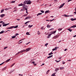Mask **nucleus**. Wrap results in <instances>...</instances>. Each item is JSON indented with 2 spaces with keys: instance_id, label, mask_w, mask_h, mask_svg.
<instances>
[{
  "instance_id": "5",
  "label": "nucleus",
  "mask_w": 76,
  "mask_h": 76,
  "mask_svg": "<svg viewBox=\"0 0 76 76\" xmlns=\"http://www.w3.org/2000/svg\"><path fill=\"white\" fill-rule=\"evenodd\" d=\"M65 3H64L63 4H61L60 7H59V9H61V8H62V7H63V6L64 5Z\"/></svg>"
},
{
  "instance_id": "40",
  "label": "nucleus",
  "mask_w": 76,
  "mask_h": 76,
  "mask_svg": "<svg viewBox=\"0 0 76 76\" xmlns=\"http://www.w3.org/2000/svg\"><path fill=\"white\" fill-rule=\"evenodd\" d=\"M3 12H4V9H3L2 10H1V13H3Z\"/></svg>"
},
{
  "instance_id": "33",
  "label": "nucleus",
  "mask_w": 76,
  "mask_h": 76,
  "mask_svg": "<svg viewBox=\"0 0 76 76\" xmlns=\"http://www.w3.org/2000/svg\"><path fill=\"white\" fill-rule=\"evenodd\" d=\"M30 22V21H27L26 22L24 23V24H26V23H29Z\"/></svg>"
},
{
  "instance_id": "6",
  "label": "nucleus",
  "mask_w": 76,
  "mask_h": 76,
  "mask_svg": "<svg viewBox=\"0 0 76 76\" xmlns=\"http://www.w3.org/2000/svg\"><path fill=\"white\" fill-rule=\"evenodd\" d=\"M27 0H25L24 1V2H23V4H24V6H25V4H27Z\"/></svg>"
},
{
  "instance_id": "16",
  "label": "nucleus",
  "mask_w": 76,
  "mask_h": 76,
  "mask_svg": "<svg viewBox=\"0 0 76 76\" xmlns=\"http://www.w3.org/2000/svg\"><path fill=\"white\" fill-rule=\"evenodd\" d=\"M10 60H11V59H10V58L7 59V60L5 61V63H7V62H8L9 61H10Z\"/></svg>"
},
{
  "instance_id": "51",
  "label": "nucleus",
  "mask_w": 76,
  "mask_h": 76,
  "mask_svg": "<svg viewBox=\"0 0 76 76\" xmlns=\"http://www.w3.org/2000/svg\"><path fill=\"white\" fill-rule=\"evenodd\" d=\"M17 10H14V11H13V12H16L17 11Z\"/></svg>"
},
{
  "instance_id": "24",
  "label": "nucleus",
  "mask_w": 76,
  "mask_h": 76,
  "mask_svg": "<svg viewBox=\"0 0 76 76\" xmlns=\"http://www.w3.org/2000/svg\"><path fill=\"white\" fill-rule=\"evenodd\" d=\"M56 31H57L56 30L54 31L52 33V34H55L56 32Z\"/></svg>"
},
{
  "instance_id": "9",
  "label": "nucleus",
  "mask_w": 76,
  "mask_h": 76,
  "mask_svg": "<svg viewBox=\"0 0 76 76\" xmlns=\"http://www.w3.org/2000/svg\"><path fill=\"white\" fill-rule=\"evenodd\" d=\"M9 23H7V24H4L3 25V26H6L7 25H9Z\"/></svg>"
},
{
  "instance_id": "27",
  "label": "nucleus",
  "mask_w": 76,
  "mask_h": 76,
  "mask_svg": "<svg viewBox=\"0 0 76 76\" xmlns=\"http://www.w3.org/2000/svg\"><path fill=\"white\" fill-rule=\"evenodd\" d=\"M50 26H50L48 24L47 26V28H50Z\"/></svg>"
},
{
  "instance_id": "8",
  "label": "nucleus",
  "mask_w": 76,
  "mask_h": 76,
  "mask_svg": "<svg viewBox=\"0 0 76 76\" xmlns=\"http://www.w3.org/2000/svg\"><path fill=\"white\" fill-rule=\"evenodd\" d=\"M30 18H31V16H28V17H26L25 19V20H26V19H30Z\"/></svg>"
},
{
  "instance_id": "34",
  "label": "nucleus",
  "mask_w": 76,
  "mask_h": 76,
  "mask_svg": "<svg viewBox=\"0 0 76 76\" xmlns=\"http://www.w3.org/2000/svg\"><path fill=\"white\" fill-rule=\"evenodd\" d=\"M42 15V13H39L37 14V16H38L39 15Z\"/></svg>"
},
{
  "instance_id": "14",
  "label": "nucleus",
  "mask_w": 76,
  "mask_h": 76,
  "mask_svg": "<svg viewBox=\"0 0 76 76\" xmlns=\"http://www.w3.org/2000/svg\"><path fill=\"white\" fill-rule=\"evenodd\" d=\"M25 51H26V50H21V51H20V53H23V52H25Z\"/></svg>"
},
{
  "instance_id": "31",
  "label": "nucleus",
  "mask_w": 76,
  "mask_h": 76,
  "mask_svg": "<svg viewBox=\"0 0 76 76\" xmlns=\"http://www.w3.org/2000/svg\"><path fill=\"white\" fill-rule=\"evenodd\" d=\"M50 11H49V10H47V11H46L45 12V14L46 13H48V12H49Z\"/></svg>"
},
{
  "instance_id": "45",
  "label": "nucleus",
  "mask_w": 76,
  "mask_h": 76,
  "mask_svg": "<svg viewBox=\"0 0 76 76\" xmlns=\"http://www.w3.org/2000/svg\"><path fill=\"white\" fill-rule=\"evenodd\" d=\"M5 10H8V8H6L4 9Z\"/></svg>"
},
{
  "instance_id": "50",
  "label": "nucleus",
  "mask_w": 76,
  "mask_h": 76,
  "mask_svg": "<svg viewBox=\"0 0 76 76\" xmlns=\"http://www.w3.org/2000/svg\"><path fill=\"white\" fill-rule=\"evenodd\" d=\"M15 64V63H14V64H12V65H11V67H12L14 65V64Z\"/></svg>"
},
{
  "instance_id": "36",
  "label": "nucleus",
  "mask_w": 76,
  "mask_h": 76,
  "mask_svg": "<svg viewBox=\"0 0 76 76\" xmlns=\"http://www.w3.org/2000/svg\"><path fill=\"white\" fill-rule=\"evenodd\" d=\"M60 61H61V60H60L59 61H57V60H55V61H56L57 63H58V62H60Z\"/></svg>"
},
{
  "instance_id": "22",
  "label": "nucleus",
  "mask_w": 76,
  "mask_h": 76,
  "mask_svg": "<svg viewBox=\"0 0 76 76\" xmlns=\"http://www.w3.org/2000/svg\"><path fill=\"white\" fill-rule=\"evenodd\" d=\"M41 29L42 30H44L45 28H44V26H42V27H41Z\"/></svg>"
},
{
  "instance_id": "20",
  "label": "nucleus",
  "mask_w": 76,
  "mask_h": 76,
  "mask_svg": "<svg viewBox=\"0 0 76 76\" xmlns=\"http://www.w3.org/2000/svg\"><path fill=\"white\" fill-rule=\"evenodd\" d=\"M53 56V55H51L49 57H48L47 58H51V57H52Z\"/></svg>"
},
{
  "instance_id": "30",
  "label": "nucleus",
  "mask_w": 76,
  "mask_h": 76,
  "mask_svg": "<svg viewBox=\"0 0 76 76\" xmlns=\"http://www.w3.org/2000/svg\"><path fill=\"white\" fill-rule=\"evenodd\" d=\"M26 35H30V34H29V32H27L26 34Z\"/></svg>"
},
{
  "instance_id": "49",
  "label": "nucleus",
  "mask_w": 76,
  "mask_h": 76,
  "mask_svg": "<svg viewBox=\"0 0 76 76\" xmlns=\"http://www.w3.org/2000/svg\"><path fill=\"white\" fill-rule=\"evenodd\" d=\"M61 59V57H59L58 58L59 60H60V59Z\"/></svg>"
},
{
  "instance_id": "12",
  "label": "nucleus",
  "mask_w": 76,
  "mask_h": 76,
  "mask_svg": "<svg viewBox=\"0 0 76 76\" xmlns=\"http://www.w3.org/2000/svg\"><path fill=\"white\" fill-rule=\"evenodd\" d=\"M59 70V69L56 68V69H55V72H57V71Z\"/></svg>"
},
{
  "instance_id": "25",
  "label": "nucleus",
  "mask_w": 76,
  "mask_h": 76,
  "mask_svg": "<svg viewBox=\"0 0 76 76\" xmlns=\"http://www.w3.org/2000/svg\"><path fill=\"white\" fill-rule=\"evenodd\" d=\"M69 32H72V29H71L69 28L67 29Z\"/></svg>"
},
{
  "instance_id": "37",
  "label": "nucleus",
  "mask_w": 76,
  "mask_h": 76,
  "mask_svg": "<svg viewBox=\"0 0 76 76\" xmlns=\"http://www.w3.org/2000/svg\"><path fill=\"white\" fill-rule=\"evenodd\" d=\"M58 31H61L62 30V28H59L58 29Z\"/></svg>"
},
{
  "instance_id": "41",
  "label": "nucleus",
  "mask_w": 76,
  "mask_h": 76,
  "mask_svg": "<svg viewBox=\"0 0 76 76\" xmlns=\"http://www.w3.org/2000/svg\"><path fill=\"white\" fill-rule=\"evenodd\" d=\"M40 32H39V31H37V34L38 35H40Z\"/></svg>"
},
{
  "instance_id": "21",
  "label": "nucleus",
  "mask_w": 76,
  "mask_h": 76,
  "mask_svg": "<svg viewBox=\"0 0 76 76\" xmlns=\"http://www.w3.org/2000/svg\"><path fill=\"white\" fill-rule=\"evenodd\" d=\"M53 52H51L50 53L48 54V55L49 56H51L52 54H53Z\"/></svg>"
},
{
  "instance_id": "13",
  "label": "nucleus",
  "mask_w": 76,
  "mask_h": 76,
  "mask_svg": "<svg viewBox=\"0 0 76 76\" xmlns=\"http://www.w3.org/2000/svg\"><path fill=\"white\" fill-rule=\"evenodd\" d=\"M76 25H74L70 27V28H76Z\"/></svg>"
},
{
  "instance_id": "54",
  "label": "nucleus",
  "mask_w": 76,
  "mask_h": 76,
  "mask_svg": "<svg viewBox=\"0 0 76 76\" xmlns=\"http://www.w3.org/2000/svg\"><path fill=\"white\" fill-rule=\"evenodd\" d=\"M27 15H28V14L24 15V16H27Z\"/></svg>"
},
{
  "instance_id": "18",
  "label": "nucleus",
  "mask_w": 76,
  "mask_h": 76,
  "mask_svg": "<svg viewBox=\"0 0 76 76\" xmlns=\"http://www.w3.org/2000/svg\"><path fill=\"white\" fill-rule=\"evenodd\" d=\"M71 21H74V20H76V18H71Z\"/></svg>"
},
{
  "instance_id": "23",
  "label": "nucleus",
  "mask_w": 76,
  "mask_h": 76,
  "mask_svg": "<svg viewBox=\"0 0 76 76\" xmlns=\"http://www.w3.org/2000/svg\"><path fill=\"white\" fill-rule=\"evenodd\" d=\"M28 27L29 28H31V27H32V26H33V25H29L28 26Z\"/></svg>"
},
{
  "instance_id": "58",
  "label": "nucleus",
  "mask_w": 76,
  "mask_h": 76,
  "mask_svg": "<svg viewBox=\"0 0 76 76\" xmlns=\"http://www.w3.org/2000/svg\"><path fill=\"white\" fill-rule=\"evenodd\" d=\"M67 49H65L64 51H67Z\"/></svg>"
},
{
  "instance_id": "43",
  "label": "nucleus",
  "mask_w": 76,
  "mask_h": 76,
  "mask_svg": "<svg viewBox=\"0 0 76 76\" xmlns=\"http://www.w3.org/2000/svg\"><path fill=\"white\" fill-rule=\"evenodd\" d=\"M20 53V52H18V53L16 54H15V56H16V55H18V54H19Z\"/></svg>"
},
{
  "instance_id": "4",
  "label": "nucleus",
  "mask_w": 76,
  "mask_h": 76,
  "mask_svg": "<svg viewBox=\"0 0 76 76\" xmlns=\"http://www.w3.org/2000/svg\"><path fill=\"white\" fill-rule=\"evenodd\" d=\"M59 36H60V35H58L57 36H54V37H53V39H56V38H57L58 37H59Z\"/></svg>"
},
{
  "instance_id": "3",
  "label": "nucleus",
  "mask_w": 76,
  "mask_h": 76,
  "mask_svg": "<svg viewBox=\"0 0 76 76\" xmlns=\"http://www.w3.org/2000/svg\"><path fill=\"white\" fill-rule=\"evenodd\" d=\"M31 1L30 0H27V4H31Z\"/></svg>"
},
{
  "instance_id": "42",
  "label": "nucleus",
  "mask_w": 76,
  "mask_h": 76,
  "mask_svg": "<svg viewBox=\"0 0 76 76\" xmlns=\"http://www.w3.org/2000/svg\"><path fill=\"white\" fill-rule=\"evenodd\" d=\"M48 43H47L46 44H45V47H47V45H48Z\"/></svg>"
},
{
  "instance_id": "63",
  "label": "nucleus",
  "mask_w": 76,
  "mask_h": 76,
  "mask_svg": "<svg viewBox=\"0 0 76 76\" xmlns=\"http://www.w3.org/2000/svg\"><path fill=\"white\" fill-rule=\"evenodd\" d=\"M35 63V61H33V62H32V63H31V64H32V63Z\"/></svg>"
},
{
  "instance_id": "57",
  "label": "nucleus",
  "mask_w": 76,
  "mask_h": 76,
  "mask_svg": "<svg viewBox=\"0 0 76 76\" xmlns=\"http://www.w3.org/2000/svg\"><path fill=\"white\" fill-rule=\"evenodd\" d=\"M52 29H54V28H51L49 30V31H51V30H52Z\"/></svg>"
},
{
  "instance_id": "32",
  "label": "nucleus",
  "mask_w": 76,
  "mask_h": 76,
  "mask_svg": "<svg viewBox=\"0 0 76 76\" xmlns=\"http://www.w3.org/2000/svg\"><path fill=\"white\" fill-rule=\"evenodd\" d=\"M40 12L41 13H44V11L42 10H40Z\"/></svg>"
},
{
  "instance_id": "62",
  "label": "nucleus",
  "mask_w": 76,
  "mask_h": 76,
  "mask_svg": "<svg viewBox=\"0 0 76 76\" xmlns=\"http://www.w3.org/2000/svg\"><path fill=\"white\" fill-rule=\"evenodd\" d=\"M33 64H34L35 66L37 65V64H34V63Z\"/></svg>"
},
{
  "instance_id": "29",
  "label": "nucleus",
  "mask_w": 76,
  "mask_h": 76,
  "mask_svg": "<svg viewBox=\"0 0 76 76\" xmlns=\"http://www.w3.org/2000/svg\"><path fill=\"white\" fill-rule=\"evenodd\" d=\"M14 71H15V69H13L12 70L10 71V73H12V72H14Z\"/></svg>"
},
{
  "instance_id": "17",
  "label": "nucleus",
  "mask_w": 76,
  "mask_h": 76,
  "mask_svg": "<svg viewBox=\"0 0 76 76\" xmlns=\"http://www.w3.org/2000/svg\"><path fill=\"white\" fill-rule=\"evenodd\" d=\"M4 16H5V15L4 14H2L0 16L1 18H2V17H3Z\"/></svg>"
},
{
  "instance_id": "46",
  "label": "nucleus",
  "mask_w": 76,
  "mask_h": 76,
  "mask_svg": "<svg viewBox=\"0 0 76 76\" xmlns=\"http://www.w3.org/2000/svg\"><path fill=\"white\" fill-rule=\"evenodd\" d=\"M7 48V46L5 47L4 48V50H5V49H6V48Z\"/></svg>"
},
{
  "instance_id": "2",
  "label": "nucleus",
  "mask_w": 76,
  "mask_h": 76,
  "mask_svg": "<svg viewBox=\"0 0 76 76\" xmlns=\"http://www.w3.org/2000/svg\"><path fill=\"white\" fill-rule=\"evenodd\" d=\"M18 27V26L17 25L16 26H11L10 27H9L10 29H12V28H17Z\"/></svg>"
},
{
  "instance_id": "7",
  "label": "nucleus",
  "mask_w": 76,
  "mask_h": 76,
  "mask_svg": "<svg viewBox=\"0 0 76 76\" xmlns=\"http://www.w3.org/2000/svg\"><path fill=\"white\" fill-rule=\"evenodd\" d=\"M31 50V48H29L26 49L25 50H26V52H28V51H29V50Z\"/></svg>"
},
{
  "instance_id": "19",
  "label": "nucleus",
  "mask_w": 76,
  "mask_h": 76,
  "mask_svg": "<svg viewBox=\"0 0 76 76\" xmlns=\"http://www.w3.org/2000/svg\"><path fill=\"white\" fill-rule=\"evenodd\" d=\"M6 68H7V66H5V67L4 68L2 69V70H3V71H4V70H6Z\"/></svg>"
},
{
  "instance_id": "47",
  "label": "nucleus",
  "mask_w": 76,
  "mask_h": 76,
  "mask_svg": "<svg viewBox=\"0 0 76 76\" xmlns=\"http://www.w3.org/2000/svg\"><path fill=\"white\" fill-rule=\"evenodd\" d=\"M8 10H10V9H12V7H9L8 8Z\"/></svg>"
},
{
  "instance_id": "1",
  "label": "nucleus",
  "mask_w": 76,
  "mask_h": 76,
  "mask_svg": "<svg viewBox=\"0 0 76 76\" xmlns=\"http://www.w3.org/2000/svg\"><path fill=\"white\" fill-rule=\"evenodd\" d=\"M25 6H23V8H22L20 11H24L25 10L26 11V13H28V9L25 7Z\"/></svg>"
},
{
  "instance_id": "60",
  "label": "nucleus",
  "mask_w": 76,
  "mask_h": 76,
  "mask_svg": "<svg viewBox=\"0 0 76 76\" xmlns=\"http://www.w3.org/2000/svg\"><path fill=\"white\" fill-rule=\"evenodd\" d=\"M32 60H33V59H31V60L30 61V63H31V61H32Z\"/></svg>"
},
{
  "instance_id": "61",
  "label": "nucleus",
  "mask_w": 76,
  "mask_h": 76,
  "mask_svg": "<svg viewBox=\"0 0 76 76\" xmlns=\"http://www.w3.org/2000/svg\"><path fill=\"white\" fill-rule=\"evenodd\" d=\"M7 29H10L9 27H8L7 28Z\"/></svg>"
},
{
  "instance_id": "44",
  "label": "nucleus",
  "mask_w": 76,
  "mask_h": 76,
  "mask_svg": "<svg viewBox=\"0 0 76 76\" xmlns=\"http://www.w3.org/2000/svg\"><path fill=\"white\" fill-rule=\"evenodd\" d=\"M12 38H16V36H13L12 37Z\"/></svg>"
},
{
  "instance_id": "10",
  "label": "nucleus",
  "mask_w": 76,
  "mask_h": 76,
  "mask_svg": "<svg viewBox=\"0 0 76 76\" xmlns=\"http://www.w3.org/2000/svg\"><path fill=\"white\" fill-rule=\"evenodd\" d=\"M51 35H52V34H49L47 37V38H50V37H51Z\"/></svg>"
},
{
  "instance_id": "11",
  "label": "nucleus",
  "mask_w": 76,
  "mask_h": 76,
  "mask_svg": "<svg viewBox=\"0 0 76 76\" xmlns=\"http://www.w3.org/2000/svg\"><path fill=\"white\" fill-rule=\"evenodd\" d=\"M24 5H25L23 4H18V6H24Z\"/></svg>"
},
{
  "instance_id": "55",
  "label": "nucleus",
  "mask_w": 76,
  "mask_h": 76,
  "mask_svg": "<svg viewBox=\"0 0 76 76\" xmlns=\"http://www.w3.org/2000/svg\"><path fill=\"white\" fill-rule=\"evenodd\" d=\"M73 0H68V2H69V1H72Z\"/></svg>"
},
{
  "instance_id": "38",
  "label": "nucleus",
  "mask_w": 76,
  "mask_h": 76,
  "mask_svg": "<svg viewBox=\"0 0 76 76\" xmlns=\"http://www.w3.org/2000/svg\"><path fill=\"white\" fill-rule=\"evenodd\" d=\"M4 31L3 30L1 32V33L3 34V33H4Z\"/></svg>"
},
{
  "instance_id": "53",
  "label": "nucleus",
  "mask_w": 76,
  "mask_h": 76,
  "mask_svg": "<svg viewBox=\"0 0 76 76\" xmlns=\"http://www.w3.org/2000/svg\"><path fill=\"white\" fill-rule=\"evenodd\" d=\"M25 6V7H26V9H27V8H28V6H27L26 5Z\"/></svg>"
},
{
  "instance_id": "35",
  "label": "nucleus",
  "mask_w": 76,
  "mask_h": 76,
  "mask_svg": "<svg viewBox=\"0 0 76 76\" xmlns=\"http://www.w3.org/2000/svg\"><path fill=\"white\" fill-rule=\"evenodd\" d=\"M49 72H50V70H48V71H47L46 73V74H48V73H49Z\"/></svg>"
},
{
  "instance_id": "48",
  "label": "nucleus",
  "mask_w": 76,
  "mask_h": 76,
  "mask_svg": "<svg viewBox=\"0 0 76 76\" xmlns=\"http://www.w3.org/2000/svg\"><path fill=\"white\" fill-rule=\"evenodd\" d=\"M64 16H65V17H67V15L66 14H64V15H63Z\"/></svg>"
},
{
  "instance_id": "59",
  "label": "nucleus",
  "mask_w": 76,
  "mask_h": 76,
  "mask_svg": "<svg viewBox=\"0 0 76 76\" xmlns=\"http://www.w3.org/2000/svg\"><path fill=\"white\" fill-rule=\"evenodd\" d=\"M46 21H48V22H50V20H46Z\"/></svg>"
},
{
  "instance_id": "56",
  "label": "nucleus",
  "mask_w": 76,
  "mask_h": 76,
  "mask_svg": "<svg viewBox=\"0 0 76 76\" xmlns=\"http://www.w3.org/2000/svg\"><path fill=\"white\" fill-rule=\"evenodd\" d=\"M16 20H17L18 21H19V20H20V19H16Z\"/></svg>"
},
{
  "instance_id": "28",
  "label": "nucleus",
  "mask_w": 76,
  "mask_h": 76,
  "mask_svg": "<svg viewBox=\"0 0 76 76\" xmlns=\"http://www.w3.org/2000/svg\"><path fill=\"white\" fill-rule=\"evenodd\" d=\"M64 69V67H61L60 69V70H63V69Z\"/></svg>"
},
{
  "instance_id": "26",
  "label": "nucleus",
  "mask_w": 76,
  "mask_h": 76,
  "mask_svg": "<svg viewBox=\"0 0 76 76\" xmlns=\"http://www.w3.org/2000/svg\"><path fill=\"white\" fill-rule=\"evenodd\" d=\"M10 3H15V1H12Z\"/></svg>"
},
{
  "instance_id": "39",
  "label": "nucleus",
  "mask_w": 76,
  "mask_h": 76,
  "mask_svg": "<svg viewBox=\"0 0 76 76\" xmlns=\"http://www.w3.org/2000/svg\"><path fill=\"white\" fill-rule=\"evenodd\" d=\"M56 76V75L55 74V73H53L51 76Z\"/></svg>"
},
{
  "instance_id": "52",
  "label": "nucleus",
  "mask_w": 76,
  "mask_h": 76,
  "mask_svg": "<svg viewBox=\"0 0 76 76\" xmlns=\"http://www.w3.org/2000/svg\"><path fill=\"white\" fill-rule=\"evenodd\" d=\"M19 35V34H18V33H16L15 35V36H17V35Z\"/></svg>"
},
{
  "instance_id": "15",
  "label": "nucleus",
  "mask_w": 76,
  "mask_h": 76,
  "mask_svg": "<svg viewBox=\"0 0 76 76\" xmlns=\"http://www.w3.org/2000/svg\"><path fill=\"white\" fill-rule=\"evenodd\" d=\"M57 49V47H56L52 49V51H55V50H56Z\"/></svg>"
},
{
  "instance_id": "64",
  "label": "nucleus",
  "mask_w": 76,
  "mask_h": 76,
  "mask_svg": "<svg viewBox=\"0 0 76 76\" xmlns=\"http://www.w3.org/2000/svg\"><path fill=\"white\" fill-rule=\"evenodd\" d=\"M75 11L76 12V7L75 8Z\"/></svg>"
}]
</instances>
